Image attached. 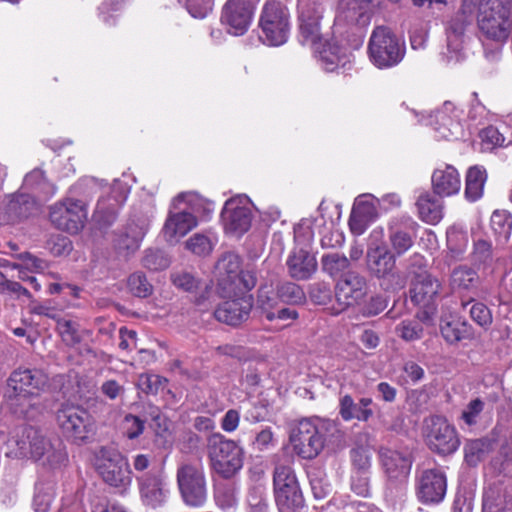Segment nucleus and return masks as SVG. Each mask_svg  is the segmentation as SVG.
Returning a JSON list of instances; mask_svg holds the SVG:
<instances>
[{
	"label": "nucleus",
	"mask_w": 512,
	"mask_h": 512,
	"mask_svg": "<svg viewBox=\"0 0 512 512\" xmlns=\"http://www.w3.org/2000/svg\"><path fill=\"white\" fill-rule=\"evenodd\" d=\"M207 456L210 468L224 479H230L236 475L244 463L242 447L219 432L208 436Z\"/></svg>",
	"instance_id": "nucleus-1"
},
{
	"label": "nucleus",
	"mask_w": 512,
	"mask_h": 512,
	"mask_svg": "<svg viewBox=\"0 0 512 512\" xmlns=\"http://www.w3.org/2000/svg\"><path fill=\"white\" fill-rule=\"evenodd\" d=\"M335 427V423L329 420H300L290 433V443L294 452L303 459L316 458L324 449L326 433Z\"/></svg>",
	"instance_id": "nucleus-2"
},
{
	"label": "nucleus",
	"mask_w": 512,
	"mask_h": 512,
	"mask_svg": "<svg viewBox=\"0 0 512 512\" xmlns=\"http://www.w3.org/2000/svg\"><path fill=\"white\" fill-rule=\"evenodd\" d=\"M176 483L182 502L190 508H202L208 500L206 471L200 461H183L176 469Z\"/></svg>",
	"instance_id": "nucleus-3"
},
{
	"label": "nucleus",
	"mask_w": 512,
	"mask_h": 512,
	"mask_svg": "<svg viewBox=\"0 0 512 512\" xmlns=\"http://www.w3.org/2000/svg\"><path fill=\"white\" fill-rule=\"evenodd\" d=\"M259 27L264 43L270 46L286 43L291 30L288 7L277 0L266 1L260 14Z\"/></svg>",
	"instance_id": "nucleus-4"
},
{
	"label": "nucleus",
	"mask_w": 512,
	"mask_h": 512,
	"mask_svg": "<svg viewBox=\"0 0 512 512\" xmlns=\"http://www.w3.org/2000/svg\"><path fill=\"white\" fill-rule=\"evenodd\" d=\"M57 422L63 434L76 444L89 442L96 433V422L80 405L63 404L57 411Z\"/></svg>",
	"instance_id": "nucleus-5"
},
{
	"label": "nucleus",
	"mask_w": 512,
	"mask_h": 512,
	"mask_svg": "<svg viewBox=\"0 0 512 512\" xmlns=\"http://www.w3.org/2000/svg\"><path fill=\"white\" fill-rule=\"evenodd\" d=\"M369 57L378 68H390L397 65L404 57L405 46L385 27H376L368 44Z\"/></svg>",
	"instance_id": "nucleus-6"
},
{
	"label": "nucleus",
	"mask_w": 512,
	"mask_h": 512,
	"mask_svg": "<svg viewBox=\"0 0 512 512\" xmlns=\"http://www.w3.org/2000/svg\"><path fill=\"white\" fill-rule=\"evenodd\" d=\"M98 461V471L103 481L120 494H126L132 485V471L127 458L115 449L102 447Z\"/></svg>",
	"instance_id": "nucleus-7"
},
{
	"label": "nucleus",
	"mask_w": 512,
	"mask_h": 512,
	"mask_svg": "<svg viewBox=\"0 0 512 512\" xmlns=\"http://www.w3.org/2000/svg\"><path fill=\"white\" fill-rule=\"evenodd\" d=\"M273 484L279 512H304V498L291 467L278 465L274 470Z\"/></svg>",
	"instance_id": "nucleus-8"
},
{
	"label": "nucleus",
	"mask_w": 512,
	"mask_h": 512,
	"mask_svg": "<svg viewBox=\"0 0 512 512\" xmlns=\"http://www.w3.org/2000/svg\"><path fill=\"white\" fill-rule=\"evenodd\" d=\"M512 14L510 6L501 0H488L480 9L478 26L483 34L496 41L510 37Z\"/></svg>",
	"instance_id": "nucleus-9"
},
{
	"label": "nucleus",
	"mask_w": 512,
	"mask_h": 512,
	"mask_svg": "<svg viewBox=\"0 0 512 512\" xmlns=\"http://www.w3.org/2000/svg\"><path fill=\"white\" fill-rule=\"evenodd\" d=\"M88 205L79 199L64 198L50 207L49 218L59 230L70 234L80 232L87 221Z\"/></svg>",
	"instance_id": "nucleus-10"
},
{
	"label": "nucleus",
	"mask_w": 512,
	"mask_h": 512,
	"mask_svg": "<svg viewBox=\"0 0 512 512\" xmlns=\"http://www.w3.org/2000/svg\"><path fill=\"white\" fill-rule=\"evenodd\" d=\"M322 8L316 1L298 0V40L302 45L319 48L323 40L321 31Z\"/></svg>",
	"instance_id": "nucleus-11"
},
{
	"label": "nucleus",
	"mask_w": 512,
	"mask_h": 512,
	"mask_svg": "<svg viewBox=\"0 0 512 512\" xmlns=\"http://www.w3.org/2000/svg\"><path fill=\"white\" fill-rule=\"evenodd\" d=\"M425 436L428 447L439 455H450L460 445L454 426L441 416H433L428 420Z\"/></svg>",
	"instance_id": "nucleus-12"
},
{
	"label": "nucleus",
	"mask_w": 512,
	"mask_h": 512,
	"mask_svg": "<svg viewBox=\"0 0 512 512\" xmlns=\"http://www.w3.org/2000/svg\"><path fill=\"white\" fill-rule=\"evenodd\" d=\"M221 217L227 234L242 236L250 229L252 222L249 199L246 196L230 198L225 202Z\"/></svg>",
	"instance_id": "nucleus-13"
},
{
	"label": "nucleus",
	"mask_w": 512,
	"mask_h": 512,
	"mask_svg": "<svg viewBox=\"0 0 512 512\" xmlns=\"http://www.w3.org/2000/svg\"><path fill=\"white\" fill-rule=\"evenodd\" d=\"M152 215L153 206L150 202L135 205L131 215L133 223L130 224L127 231L117 239V248L126 251L127 255L137 251L146 233L148 222Z\"/></svg>",
	"instance_id": "nucleus-14"
},
{
	"label": "nucleus",
	"mask_w": 512,
	"mask_h": 512,
	"mask_svg": "<svg viewBox=\"0 0 512 512\" xmlns=\"http://www.w3.org/2000/svg\"><path fill=\"white\" fill-rule=\"evenodd\" d=\"M418 224L410 216H396L387 224L389 251L400 257L414 245Z\"/></svg>",
	"instance_id": "nucleus-15"
},
{
	"label": "nucleus",
	"mask_w": 512,
	"mask_h": 512,
	"mask_svg": "<svg viewBox=\"0 0 512 512\" xmlns=\"http://www.w3.org/2000/svg\"><path fill=\"white\" fill-rule=\"evenodd\" d=\"M258 0H228L222 9L221 22L228 33L240 36L249 29Z\"/></svg>",
	"instance_id": "nucleus-16"
},
{
	"label": "nucleus",
	"mask_w": 512,
	"mask_h": 512,
	"mask_svg": "<svg viewBox=\"0 0 512 512\" xmlns=\"http://www.w3.org/2000/svg\"><path fill=\"white\" fill-rule=\"evenodd\" d=\"M476 10L477 6L472 0H463L460 11L448 22L446 28L447 48L450 53L454 54L448 56V61L459 60L462 37L466 28L472 23Z\"/></svg>",
	"instance_id": "nucleus-17"
},
{
	"label": "nucleus",
	"mask_w": 512,
	"mask_h": 512,
	"mask_svg": "<svg viewBox=\"0 0 512 512\" xmlns=\"http://www.w3.org/2000/svg\"><path fill=\"white\" fill-rule=\"evenodd\" d=\"M447 479L439 469L423 470L416 480V494L424 504L440 503L446 494Z\"/></svg>",
	"instance_id": "nucleus-18"
},
{
	"label": "nucleus",
	"mask_w": 512,
	"mask_h": 512,
	"mask_svg": "<svg viewBox=\"0 0 512 512\" xmlns=\"http://www.w3.org/2000/svg\"><path fill=\"white\" fill-rule=\"evenodd\" d=\"M141 502L144 506L157 509L165 505L169 489L164 478L158 473H146L136 478Z\"/></svg>",
	"instance_id": "nucleus-19"
},
{
	"label": "nucleus",
	"mask_w": 512,
	"mask_h": 512,
	"mask_svg": "<svg viewBox=\"0 0 512 512\" xmlns=\"http://www.w3.org/2000/svg\"><path fill=\"white\" fill-rule=\"evenodd\" d=\"M396 258L397 256L384 246L369 248L367 251V267L377 278L397 280L398 288H402L404 281L395 271Z\"/></svg>",
	"instance_id": "nucleus-20"
},
{
	"label": "nucleus",
	"mask_w": 512,
	"mask_h": 512,
	"mask_svg": "<svg viewBox=\"0 0 512 512\" xmlns=\"http://www.w3.org/2000/svg\"><path fill=\"white\" fill-rule=\"evenodd\" d=\"M441 284L426 270L415 273L411 282V301L423 308H432L440 294Z\"/></svg>",
	"instance_id": "nucleus-21"
},
{
	"label": "nucleus",
	"mask_w": 512,
	"mask_h": 512,
	"mask_svg": "<svg viewBox=\"0 0 512 512\" xmlns=\"http://www.w3.org/2000/svg\"><path fill=\"white\" fill-rule=\"evenodd\" d=\"M368 292L365 277L356 272L347 273L336 285V299L343 308L359 304Z\"/></svg>",
	"instance_id": "nucleus-22"
},
{
	"label": "nucleus",
	"mask_w": 512,
	"mask_h": 512,
	"mask_svg": "<svg viewBox=\"0 0 512 512\" xmlns=\"http://www.w3.org/2000/svg\"><path fill=\"white\" fill-rule=\"evenodd\" d=\"M66 460V453L58 438H48L34 433V461H40L44 467L56 469Z\"/></svg>",
	"instance_id": "nucleus-23"
},
{
	"label": "nucleus",
	"mask_w": 512,
	"mask_h": 512,
	"mask_svg": "<svg viewBox=\"0 0 512 512\" xmlns=\"http://www.w3.org/2000/svg\"><path fill=\"white\" fill-rule=\"evenodd\" d=\"M252 306L250 297L225 301L215 309L214 317L224 324L237 326L248 319Z\"/></svg>",
	"instance_id": "nucleus-24"
},
{
	"label": "nucleus",
	"mask_w": 512,
	"mask_h": 512,
	"mask_svg": "<svg viewBox=\"0 0 512 512\" xmlns=\"http://www.w3.org/2000/svg\"><path fill=\"white\" fill-rule=\"evenodd\" d=\"M379 456L384 472L390 481L403 482L406 479L412 464L407 455L390 448H381Z\"/></svg>",
	"instance_id": "nucleus-25"
},
{
	"label": "nucleus",
	"mask_w": 512,
	"mask_h": 512,
	"mask_svg": "<svg viewBox=\"0 0 512 512\" xmlns=\"http://www.w3.org/2000/svg\"><path fill=\"white\" fill-rule=\"evenodd\" d=\"M8 386L12 390L11 398H14L15 405L22 407L25 412L32 407V372L30 369H18L8 379Z\"/></svg>",
	"instance_id": "nucleus-26"
},
{
	"label": "nucleus",
	"mask_w": 512,
	"mask_h": 512,
	"mask_svg": "<svg viewBox=\"0 0 512 512\" xmlns=\"http://www.w3.org/2000/svg\"><path fill=\"white\" fill-rule=\"evenodd\" d=\"M372 405L370 397H362L356 402L351 395L345 394L339 400V415L344 421L367 422L374 415Z\"/></svg>",
	"instance_id": "nucleus-27"
},
{
	"label": "nucleus",
	"mask_w": 512,
	"mask_h": 512,
	"mask_svg": "<svg viewBox=\"0 0 512 512\" xmlns=\"http://www.w3.org/2000/svg\"><path fill=\"white\" fill-rule=\"evenodd\" d=\"M289 275L296 280L309 279L317 270L316 257L305 249H295L287 259Z\"/></svg>",
	"instance_id": "nucleus-28"
},
{
	"label": "nucleus",
	"mask_w": 512,
	"mask_h": 512,
	"mask_svg": "<svg viewBox=\"0 0 512 512\" xmlns=\"http://www.w3.org/2000/svg\"><path fill=\"white\" fill-rule=\"evenodd\" d=\"M118 182L115 181L113 185V195L110 197L101 196L96 204L93 213V219L101 226H110L116 219L117 211L126 199L125 192L116 193V186Z\"/></svg>",
	"instance_id": "nucleus-29"
},
{
	"label": "nucleus",
	"mask_w": 512,
	"mask_h": 512,
	"mask_svg": "<svg viewBox=\"0 0 512 512\" xmlns=\"http://www.w3.org/2000/svg\"><path fill=\"white\" fill-rule=\"evenodd\" d=\"M197 226L196 217L188 211L170 213L164 225V236L170 242L177 241Z\"/></svg>",
	"instance_id": "nucleus-30"
},
{
	"label": "nucleus",
	"mask_w": 512,
	"mask_h": 512,
	"mask_svg": "<svg viewBox=\"0 0 512 512\" xmlns=\"http://www.w3.org/2000/svg\"><path fill=\"white\" fill-rule=\"evenodd\" d=\"M434 193L439 196H451L457 194L461 187L460 175L451 165L437 168L432 174Z\"/></svg>",
	"instance_id": "nucleus-31"
},
{
	"label": "nucleus",
	"mask_w": 512,
	"mask_h": 512,
	"mask_svg": "<svg viewBox=\"0 0 512 512\" xmlns=\"http://www.w3.org/2000/svg\"><path fill=\"white\" fill-rule=\"evenodd\" d=\"M456 107L454 103L446 101L441 109L437 110L434 115H430L429 124L434 126L438 137L441 139H450L454 136V129L458 127L455 122Z\"/></svg>",
	"instance_id": "nucleus-32"
},
{
	"label": "nucleus",
	"mask_w": 512,
	"mask_h": 512,
	"mask_svg": "<svg viewBox=\"0 0 512 512\" xmlns=\"http://www.w3.org/2000/svg\"><path fill=\"white\" fill-rule=\"evenodd\" d=\"M483 512H512V485L489 487L483 496Z\"/></svg>",
	"instance_id": "nucleus-33"
},
{
	"label": "nucleus",
	"mask_w": 512,
	"mask_h": 512,
	"mask_svg": "<svg viewBox=\"0 0 512 512\" xmlns=\"http://www.w3.org/2000/svg\"><path fill=\"white\" fill-rule=\"evenodd\" d=\"M215 269L219 285L227 290L230 286L237 284V278L241 271L240 257L232 252L225 253L218 260Z\"/></svg>",
	"instance_id": "nucleus-34"
},
{
	"label": "nucleus",
	"mask_w": 512,
	"mask_h": 512,
	"mask_svg": "<svg viewBox=\"0 0 512 512\" xmlns=\"http://www.w3.org/2000/svg\"><path fill=\"white\" fill-rule=\"evenodd\" d=\"M372 438L367 431L355 435L354 447L351 450V461L356 470L367 472L371 466Z\"/></svg>",
	"instance_id": "nucleus-35"
},
{
	"label": "nucleus",
	"mask_w": 512,
	"mask_h": 512,
	"mask_svg": "<svg viewBox=\"0 0 512 512\" xmlns=\"http://www.w3.org/2000/svg\"><path fill=\"white\" fill-rule=\"evenodd\" d=\"M32 212V197L25 188H21L19 191L11 195L6 206V214L9 221L15 223L20 222L30 217Z\"/></svg>",
	"instance_id": "nucleus-36"
},
{
	"label": "nucleus",
	"mask_w": 512,
	"mask_h": 512,
	"mask_svg": "<svg viewBox=\"0 0 512 512\" xmlns=\"http://www.w3.org/2000/svg\"><path fill=\"white\" fill-rule=\"evenodd\" d=\"M440 331L446 342L450 344H455L472 337L471 326L466 321L457 317L442 318Z\"/></svg>",
	"instance_id": "nucleus-37"
},
{
	"label": "nucleus",
	"mask_w": 512,
	"mask_h": 512,
	"mask_svg": "<svg viewBox=\"0 0 512 512\" xmlns=\"http://www.w3.org/2000/svg\"><path fill=\"white\" fill-rule=\"evenodd\" d=\"M171 280L176 287L186 292L202 290L203 293L196 300L197 305H202L204 300L208 298V294L211 291V285L209 283L202 282L200 278L188 271H179L173 273L171 275Z\"/></svg>",
	"instance_id": "nucleus-38"
},
{
	"label": "nucleus",
	"mask_w": 512,
	"mask_h": 512,
	"mask_svg": "<svg viewBox=\"0 0 512 512\" xmlns=\"http://www.w3.org/2000/svg\"><path fill=\"white\" fill-rule=\"evenodd\" d=\"M419 217L426 223L435 225L443 217L442 201L429 192L422 193L416 202Z\"/></svg>",
	"instance_id": "nucleus-39"
},
{
	"label": "nucleus",
	"mask_w": 512,
	"mask_h": 512,
	"mask_svg": "<svg viewBox=\"0 0 512 512\" xmlns=\"http://www.w3.org/2000/svg\"><path fill=\"white\" fill-rule=\"evenodd\" d=\"M32 428L29 425H23L17 428L15 436L9 442V450L6 453L8 457L16 459H28L32 454Z\"/></svg>",
	"instance_id": "nucleus-40"
},
{
	"label": "nucleus",
	"mask_w": 512,
	"mask_h": 512,
	"mask_svg": "<svg viewBox=\"0 0 512 512\" xmlns=\"http://www.w3.org/2000/svg\"><path fill=\"white\" fill-rule=\"evenodd\" d=\"M450 287L458 293H471L478 284V275L475 270L467 266H458L450 275Z\"/></svg>",
	"instance_id": "nucleus-41"
},
{
	"label": "nucleus",
	"mask_w": 512,
	"mask_h": 512,
	"mask_svg": "<svg viewBox=\"0 0 512 512\" xmlns=\"http://www.w3.org/2000/svg\"><path fill=\"white\" fill-rule=\"evenodd\" d=\"M487 180L486 170L481 166H472L468 169L465 179V197L475 202L483 196L484 185Z\"/></svg>",
	"instance_id": "nucleus-42"
},
{
	"label": "nucleus",
	"mask_w": 512,
	"mask_h": 512,
	"mask_svg": "<svg viewBox=\"0 0 512 512\" xmlns=\"http://www.w3.org/2000/svg\"><path fill=\"white\" fill-rule=\"evenodd\" d=\"M317 48H313L319 54V61L326 71H334L340 63H345V51L336 43L325 41Z\"/></svg>",
	"instance_id": "nucleus-43"
},
{
	"label": "nucleus",
	"mask_w": 512,
	"mask_h": 512,
	"mask_svg": "<svg viewBox=\"0 0 512 512\" xmlns=\"http://www.w3.org/2000/svg\"><path fill=\"white\" fill-rule=\"evenodd\" d=\"M490 227L499 245H505L512 233V216L506 210H495L490 218Z\"/></svg>",
	"instance_id": "nucleus-44"
},
{
	"label": "nucleus",
	"mask_w": 512,
	"mask_h": 512,
	"mask_svg": "<svg viewBox=\"0 0 512 512\" xmlns=\"http://www.w3.org/2000/svg\"><path fill=\"white\" fill-rule=\"evenodd\" d=\"M280 297L278 292L268 287H261L257 297V307L267 320H274V312L280 307Z\"/></svg>",
	"instance_id": "nucleus-45"
},
{
	"label": "nucleus",
	"mask_w": 512,
	"mask_h": 512,
	"mask_svg": "<svg viewBox=\"0 0 512 512\" xmlns=\"http://www.w3.org/2000/svg\"><path fill=\"white\" fill-rule=\"evenodd\" d=\"M322 270L331 277L340 276L350 266V260L343 254L328 253L321 258Z\"/></svg>",
	"instance_id": "nucleus-46"
},
{
	"label": "nucleus",
	"mask_w": 512,
	"mask_h": 512,
	"mask_svg": "<svg viewBox=\"0 0 512 512\" xmlns=\"http://www.w3.org/2000/svg\"><path fill=\"white\" fill-rule=\"evenodd\" d=\"M129 291L136 297L146 298L153 292L152 284L147 280L146 275L142 272L131 274L127 280Z\"/></svg>",
	"instance_id": "nucleus-47"
},
{
	"label": "nucleus",
	"mask_w": 512,
	"mask_h": 512,
	"mask_svg": "<svg viewBox=\"0 0 512 512\" xmlns=\"http://www.w3.org/2000/svg\"><path fill=\"white\" fill-rule=\"evenodd\" d=\"M215 245V238L208 234L196 233L186 242V247L192 253L202 256L208 255Z\"/></svg>",
	"instance_id": "nucleus-48"
},
{
	"label": "nucleus",
	"mask_w": 512,
	"mask_h": 512,
	"mask_svg": "<svg viewBox=\"0 0 512 512\" xmlns=\"http://www.w3.org/2000/svg\"><path fill=\"white\" fill-rule=\"evenodd\" d=\"M276 291L282 303L300 304L305 300V294L302 288L292 282H285L278 285Z\"/></svg>",
	"instance_id": "nucleus-49"
},
{
	"label": "nucleus",
	"mask_w": 512,
	"mask_h": 512,
	"mask_svg": "<svg viewBox=\"0 0 512 512\" xmlns=\"http://www.w3.org/2000/svg\"><path fill=\"white\" fill-rule=\"evenodd\" d=\"M249 512H269L268 496L261 486L252 487L247 496Z\"/></svg>",
	"instance_id": "nucleus-50"
},
{
	"label": "nucleus",
	"mask_w": 512,
	"mask_h": 512,
	"mask_svg": "<svg viewBox=\"0 0 512 512\" xmlns=\"http://www.w3.org/2000/svg\"><path fill=\"white\" fill-rule=\"evenodd\" d=\"M397 335L405 341H415L422 337L423 327L416 320H403L395 328Z\"/></svg>",
	"instance_id": "nucleus-51"
},
{
	"label": "nucleus",
	"mask_w": 512,
	"mask_h": 512,
	"mask_svg": "<svg viewBox=\"0 0 512 512\" xmlns=\"http://www.w3.org/2000/svg\"><path fill=\"white\" fill-rule=\"evenodd\" d=\"M269 408L270 404L268 400L259 398L246 410L244 419L253 424L264 421L269 414Z\"/></svg>",
	"instance_id": "nucleus-52"
},
{
	"label": "nucleus",
	"mask_w": 512,
	"mask_h": 512,
	"mask_svg": "<svg viewBox=\"0 0 512 512\" xmlns=\"http://www.w3.org/2000/svg\"><path fill=\"white\" fill-rule=\"evenodd\" d=\"M167 380L155 374L144 373L139 375L137 380V387L145 394L155 395L158 393L160 387Z\"/></svg>",
	"instance_id": "nucleus-53"
},
{
	"label": "nucleus",
	"mask_w": 512,
	"mask_h": 512,
	"mask_svg": "<svg viewBox=\"0 0 512 512\" xmlns=\"http://www.w3.org/2000/svg\"><path fill=\"white\" fill-rule=\"evenodd\" d=\"M142 264L149 270H163L169 266V259L162 251L149 249L142 259Z\"/></svg>",
	"instance_id": "nucleus-54"
},
{
	"label": "nucleus",
	"mask_w": 512,
	"mask_h": 512,
	"mask_svg": "<svg viewBox=\"0 0 512 512\" xmlns=\"http://www.w3.org/2000/svg\"><path fill=\"white\" fill-rule=\"evenodd\" d=\"M34 189L38 190L42 199L50 198L56 191L54 184L46 178L41 169H34Z\"/></svg>",
	"instance_id": "nucleus-55"
},
{
	"label": "nucleus",
	"mask_w": 512,
	"mask_h": 512,
	"mask_svg": "<svg viewBox=\"0 0 512 512\" xmlns=\"http://www.w3.org/2000/svg\"><path fill=\"white\" fill-rule=\"evenodd\" d=\"M482 145L485 149L492 150L496 147H502L505 142V137L496 127L489 126L483 129L480 133Z\"/></svg>",
	"instance_id": "nucleus-56"
},
{
	"label": "nucleus",
	"mask_w": 512,
	"mask_h": 512,
	"mask_svg": "<svg viewBox=\"0 0 512 512\" xmlns=\"http://www.w3.org/2000/svg\"><path fill=\"white\" fill-rule=\"evenodd\" d=\"M46 247L54 256H65L72 251V242L68 237L54 235L47 241Z\"/></svg>",
	"instance_id": "nucleus-57"
},
{
	"label": "nucleus",
	"mask_w": 512,
	"mask_h": 512,
	"mask_svg": "<svg viewBox=\"0 0 512 512\" xmlns=\"http://www.w3.org/2000/svg\"><path fill=\"white\" fill-rule=\"evenodd\" d=\"M492 244L486 240H478L474 244L473 260L478 264L487 265L492 262Z\"/></svg>",
	"instance_id": "nucleus-58"
},
{
	"label": "nucleus",
	"mask_w": 512,
	"mask_h": 512,
	"mask_svg": "<svg viewBox=\"0 0 512 512\" xmlns=\"http://www.w3.org/2000/svg\"><path fill=\"white\" fill-rule=\"evenodd\" d=\"M21 263L14 262L12 264V269H16L18 271L17 277L22 281H30L32 282V269L30 262H32V256L29 252L20 253L15 256Z\"/></svg>",
	"instance_id": "nucleus-59"
},
{
	"label": "nucleus",
	"mask_w": 512,
	"mask_h": 512,
	"mask_svg": "<svg viewBox=\"0 0 512 512\" xmlns=\"http://www.w3.org/2000/svg\"><path fill=\"white\" fill-rule=\"evenodd\" d=\"M484 405V402L479 398L471 400L462 411L461 418L469 426L476 424L479 415L484 409Z\"/></svg>",
	"instance_id": "nucleus-60"
},
{
	"label": "nucleus",
	"mask_w": 512,
	"mask_h": 512,
	"mask_svg": "<svg viewBox=\"0 0 512 512\" xmlns=\"http://www.w3.org/2000/svg\"><path fill=\"white\" fill-rule=\"evenodd\" d=\"M471 318L481 327L487 328L492 323V314L483 303H475L470 308Z\"/></svg>",
	"instance_id": "nucleus-61"
},
{
	"label": "nucleus",
	"mask_w": 512,
	"mask_h": 512,
	"mask_svg": "<svg viewBox=\"0 0 512 512\" xmlns=\"http://www.w3.org/2000/svg\"><path fill=\"white\" fill-rule=\"evenodd\" d=\"M186 7L189 14L198 19L205 18L212 10L211 0H187Z\"/></svg>",
	"instance_id": "nucleus-62"
},
{
	"label": "nucleus",
	"mask_w": 512,
	"mask_h": 512,
	"mask_svg": "<svg viewBox=\"0 0 512 512\" xmlns=\"http://www.w3.org/2000/svg\"><path fill=\"white\" fill-rule=\"evenodd\" d=\"M351 489L359 496L370 495L369 479L366 472L356 470L352 475Z\"/></svg>",
	"instance_id": "nucleus-63"
},
{
	"label": "nucleus",
	"mask_w": 512,
	"mask_h": 512,
	"mask_svg": "<svg viewBox=\"0 0 512 512\" xmlns=\"http://www.w3.org/2000/svg\"><path fill=\"white\" fill-rule=\"evenodd\" d=\"M125 433L129 439L139 437L144 431V420L138 416L128 414L124 418Z\"/></svg>",
	"instance_id": "nucleus-64"
}]
</instances>
